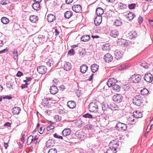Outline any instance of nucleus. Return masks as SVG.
I'll use <instances>...</instances> for the list:
<instances>
[{"label":"nucleus","instance_id":"4c0bfd02","mask_svg":"<svg viewBox=\"0 0 153 153\" xmlns=\"http://www.w3.org/2000/svg\"><path fill=\"white\" fill-rule=\"evenodd\" d=\"M114 23L116 26H119L122 25V22L120 19H117L114 22Z\"/></svg>","mask_w":153,"mask_h":153},{"label":"nucleus","instance_id":"0eeeda50","mask_svg":"<svg viewBox=\"0 0 153 153\" xmlns=\"http://www.w3.org/2000/svg\"><path fill=\"white\" fill-rule=\"evenodd\" d=\"M127 122L129 124H134L137 121V119L135 117L133 114L132 115L127 118Z\"/></svg>","mask_w":153,"mask_h":153},{"label":"nucleus","instance_id":"6e6552de","mask_svg":"<svg viewBox=\"0 0 153 153\" xmlns=\"http://www.w3.org/2000/svg\"><path fill=\"white\" fill-rule=\"evenodd\" d=\"M37 71L39 74H44L47 71V68L45 66H40L37 68Z\"/></svg>","mask_w":153,"mask_h":153},{"label":"nucleus","instance_id":"5fc2aeb1","mask_svg":"<svg viewBox=\"0 0 153 153\" xmlns=\"http://www.w3.org/2000/svg\"><path fill=\"white\" fill-rule=\"evenodd\" d=\"M48 153H57V149H51L48 151Z\"/></svg>","mask_w":153,"mask_h":153},{"label":"nucleus","instance_id":"423d86ee","mask_svg":"<svg viewBox=\"0 0 153 153\" xmlns=\"http://www.w3.org/2000/svg\"><path fill=\"white\" fill-rule=\"evenodd\" d=\"M113 100L117 103L120 102L122 100L123 97L120 94H116L114 95L113 97Z\"/></svg>","mask_w":153,"mask_h":153},{"label":"nucleus","instance_id":"ddd939ff","mask_svg":"<svg viewBox=\"0 0 153 153\" xmlns=\"http://www.w3.org/2000/svg\"><path fill=\"white\" fill-rule=\"evenodd\" d=\"M144 79L147 82H151L153 79V76L150 73L146 74L144 77Z\"/></svg>","mask_w":153,"mask_h":153},{"label":"nucleus","instance_id":"a878e982","mask_svg":"<svg viewBox=\"0 0 153 153\" xmlns=\"http://www.w3.org/2000/svg\"><path fill=\"white\" fill-rule=\"evenodd\" d=\"M40 3L34 2L32 4L33 8L36 10H39L40 9Z\"/></svg>","mask_w":153,"mask_h":153},{"label":"nucleus","instance_id":"72a5a7b5","mask_svg":"<svg viewBox=\"0 0 153 153\" xmlns=\"http://www.w3.org/2000/svg\"><path fill=\"white\" fill-rule=\"evenodd\" d=\"M129 66V64L124 63L120 65L118 67V68L119 70H123L126 69Z\"/></svg>","mask_w":153,"mask_h":153},{"label":"nucleus","instance_id":"680f3d73","mask_svg":"<svg viewBox=\"0 0 153 153\" xmlns=\"http://www.w3.org/2000/svg\"><path fill=\"white\" fill-rule=\"evenodd\" d=\"M45 129V128L44 127H41L39 129V133L40 134H42L44 132Z\"/></svg>","mask_w":153,"mask_h":153},{"label":"nucleus","instance_id":"4468645a","mask_svg":"<svg viewBox=\"0 0 153 153\" xmlns=\"http://www.w3.org/2000/svg\"><path fill=\"white\" fill-rule=\"evenodd\" d=\"M104 60L106 62H111L113 59L112 56L110 53H107L104 56Z\"/></svg>","mask_w":153,"mask_h":153},{"label":"nucleus","instance_id":"37998d69","mask_svg":"<svg viewBox=\"0 0 153 153\" xmlns=\"http://www.w3.org/2000/svg\"><path fill=\"white\" fill-rule=\"evenodd\" d=\"M127 7L126 5L121 3H120L118 5V8L120 9H125Z\"/></svg>","mask_w":153,"mask_h":153},{"label":"nucleus","instance_id":"052dcab7","mask_svg":"<svg viewBox=\"0 0 153 153\" xmlns=\"http://www.w3.org/2000/svg\"><path fill=\"white\" fill-rule=\"evenodd\" d=\"M21 138H20L21 140L24 143L25 141V138L26 136L25 134L22 133L21 134Z\"/></svg>","mask_w":153,"mask_h":153},{"label":"nucleus","instance_id":"f8f14e48","mask_svg":"<svg viewBox=\"0 0 153 153\" xmlns=\"http://www.w3.org/2000/svg\"><path fill=\"white\" fill-rule=\"evenodd\" d=\"M123 53L122 51L117 50L114 51V54L115 58L117 59H119L122 58Z\"/></svg>","mask_w":153,"mask_h":153},{"label":"nucleus","instance_id":"f3484780","mask_svg":"<svg viewBox=\"0 0 153 153\" xmlns=\"http://www.w3.org/2000/svg\"><path fill=\"white\" fill-rule=\"evenodd\" d=\"M102 21V17L100 16H97L95 18L94 20V24L96 25H99Z\"/></svg>","mask_w":153,"mask_h":153},{"label":"nucleus","instance_id":"ea45409f","mask_svg":"<svg viewBox=\"0 0 153 153\" xmlns=\"http://www.w3.org/2000/svg\"><path fill=\"white\" fill-rule=\"evenodd\" d=\"M18 52L16 49H14L13 51V54L14 59L15 60H16L17 61L18 59Z\"/></svg>","mask_w":153,"mask_h":153},{"label":"nucleus","instance_id":"aec40b11","mask_svg":"<svg viewBox=\"0 0 153 153\" xmlns=\"http://www.w3.org/2000/svg\"><path fill=\"white\" fill-rule=\"evenodd\" d=\"M56 19L55 16L52 14H48L47 17L48 21L50 22L54 21Z\"/></svg>","mask_w":153,"mask_h":153},{"label":"nucleus","instance_id":"39448f33","mask_svg":"<svg viewBox=\"0 0 153 153\" xmlns=\"http://www.w3.org/2000/svg\"><path fill=\"white\" fill-rule=\"evenodd\" d=\"M116 128L119 131H125L127 129V126L124 123H118L116 125Z\"/></svg>","mask_w":153,"mask_h":153},{"label":"nucleus","instance_id":"13d9d810","mask_svg":"<svg viewBox=\"0 0 153 153\" xmlns=\"http://www.w3.org/2000/svg\"><path fill=\"white\" fill-rule=\"evenodd\" d=\"M53 137L56 138L60 139H61L63 140V138L62 136H59L58 134H57L56 133H55L53 135Z\"/></svg>","mask_w":153,"mask_h":153},{"label":"nucleus","instance_id":"c03bdc74","mask_svg":"<svg viewBox=\"0 0 153 153\" xmlns=\"http://www.w3.org/2000/svg\"><path fill=\"white\" fill-rule=\"evenodd\" d=\"M48 102L47 101V99L45 98L43 99L41 102L42 105L44 106H47L48 105Z\"/></svg>","mask_w":153,"mask_h":153},{"label":"nucleus","instance_id":"f704fd0d","mask_svg":"<svg viewBox=\"0 0 153 153\" xmlns=\"http://www.w3.org/2000/svg\"><path fill=\"white\" fill-rule=\"evenodd\" d=\"M73 14V13L72 11H68L66 12L64 14V17L66 19H69Z\"/></svg>","mask_w":153,"mask_h":153},{"label":"nucleus","instance_id":"7c9ffc66","mask_svg":"<svg viewBox=\"0 0 153 153\" xmlns=\"http://www.w3.org/2000/svg\"><path fill=\"white\" fill-rule=\"evenodd\" d=\"M102 109L103 111H105L109 108V106L107 103L105 102H103L101 103Z\"/></svg>","mask_w":153,"mask_h":153},{"label":"nucleus","instance_id":"a19ab883","mask_svg":"<svg viewBox=\"0 0 153 153\" xmlns=\"http://www.w3.org/2000/svg\"><path fill=\"white\" fill-rule=\"evenodd\" d=\"M1 22L4 24H7L9 22V20L6 17H3L1 19Z\"/></svg>","mask_w":153,"mask_h":153},{"label":"nucleus","instance_id":"4d7b16f0","mask_svg":"<svg viewBox=\"0 0 153 153\" xmlns=\"http://www.w3.org/2000/svg\"><path fill=\"white\" fill-rule=\"evenodd\" d=\"M129 41L126 40L123 42V44L124 47H127L128 46H129Z\"/></svg>","mask_w":153,"mask_h":153},{"label":"nucleus","instance_id":"2f4dec72","mask_svg":"<svg viewBox=\"0 0 153 153\" xmlns=\"http://www.w3.org/2000/svg\"><path fill=\"white\" fill-rule=\"evenodd\" d=\"M90 37L89 35H86L82 36L81 38V40L83 42H87L89 41Z\"/></svg>","mask_w":153,"mask_h":153},{"label":"nucleus","instance_id":"393cba45","mask_svg":"<svg viewBox=\"0 0 153 153\" xmlns=\"http://www.w3.org/2000/svg\"><path fill=\"white\" fill-rule=\"evenodd\" d=\"M88 68V67L86 64H83L81 66L80 68V72L83 73H85Z\"/></svg>","mask_w":153,"mask_h":153},{"label":"nucleus","instance_id":"2eb2a0df","mask_svg":"<svg viewBox=\"0 0 153 153\" xmlns=\"http://www.w3.org/2000/svg\"><path fill=\"white\" fill-rule=\"evenodd\" d=\"M59 90L57 86L55 85L52 86L50 89V91L51 93L52 94H55L58 92Z\"/></svg>","mask_w":153,"mask_h":153},{"label":"nucleus","instance_id":"473e14b6","mask_svg":"<svg viewBox=\"0 0 153 153\" xmlns=\"http://www.w3.org/2000/svg\"><path fill=\"white\" fill-rule=\"evenodd\" d=\"M46 64L49 67H53L55 66L54 62L52 58L49 59L46 62Z\"/></svg>","mask_w":153,"mask_h":153},{"label":"nucleus","instance_id":"774afa93","mask_svg":"<svg viewBox=\"0 0 153 153\" xmlns=\"http://www.w3.org/2000/svg\"><path fill=\"white\" fill-rule=\"evenodd\" d=\"M23 75V73L20 71H18L16 74V76L18 77H20Z\"/></svg>","mask_w":153,"mask_h":153},{"label":"nucleus","instance_id":"dca6fc26","mask_svg":"<svg viewBox=\"0 0 153 153\" xmlns=\"http://www.w3.org/2000/svg\"><path fill=\"white\" fill-rule=\"evenodd\" d=\"M56 143V140L53 139L49 140L46 143L47 147H51L53 146Z\"/></svg>","mask_w":153,"mask_h":153},{"label":"nucleus","instance_id":"4be33fe9","mask_svg":"<svg viewBox=\"0 0 153 153\" xmlns=\"http://www.w3.org/2000/svg\"><path fill=\"white\" fill-rule=\"evenodd\" d=\"M38 40L39 42L42 44L46 41V38L45 35H39L38 36Z\"/></svg>","mask_w":153,"mask_h":153},{"label":"nucleus","instance_id":"0e129e2a","mask_svg":"<svg viewBox=\"0 0 153 153\" xmlns=\"http://www.w3.org/2000/svg\"><path fill=\"white\" fill-rule=\"evenodd\" d=\"M8 50V48H6L5 49H4L0 51V54H1L2 53H4L7 52Z\"/></svg>","mask_w":153,"mask_h":153},{"label":"nucleus","instance_id":"6e6d98bb","mask_svg":"<svg viewBox=\"0 0 153 153\" xmlns=\"http://www.w3.org/2000/svg\"><path fill=\"white\" fill-rule=\"evenodd\" d=\"M54 119L56 121H59L61 120L62 117L59 115H55Z\"/></svg>","mask_w":153,"mask_h":153},{"label":"nucleus","instance_id":"de8ad7c7","mask_svg":"<svg viewBox=\"0 0 153 153\" xmlns=\"http://www.w3.org/2000/svg\"><path fill=\"white\" fill-rule=\"evenodd\" d=\"M82 117H84L85 118H94L96 120L95 117H93V116L92 115H91V114H90L89 113H87V114H86L83 115L82 116Z\"/></svg>","mask_w":153,"mask_h":153},{"label":"nucleus","instance_id":"6ab92c4d","mask_svg":"<svg viewBox=\"0 0 153 153\" xmlns=\"http://www.w3.org/2000/svg\"><path fill=\"white\" fill-rule=\"evenodd\" d=\"M71 68L72 65L71 63L69 62H66L64 64L63 68L65 70L69 71L71 69Z\"/></svg>","mask_w":153,"mask_h":153},{"label":"nucleus","instance_id":"338daca9","mask_svg":"<svg viewBox=\"0 0 153 153\" xmlns=\"http://www.w3.org/2000/svg\"><path fill=\"white\" fill-rule=\"evenodd\" d=\"M3 99H8L9 100L12 99V97L8 95L6 96L5 97H3Z\"/></svg>","mask_w":153,"mask_h":153},{"label":"nucleus","instance_id":"9b49d317","mask_svg":"<svg viewBox=\"0 0 153 153\" xmlns=\"http://www.w3.org/2000/svg\"><path fill=\"white\" fill-rule=\"evenodd\" d=\"M117 82V80L115 78H111L108 80L106 84L109 87H112Z\"/></svg>","mask_w":153,"mask_h":153},{"label":"nucleus","instance_id":"cd10ccee","mask_svg":"<svg viewBox=\"0 0 153 153\" xmlns=\"http://www.w3.org/2000/svg\"><path fill=\"white\" fill-rule=\"evenodd\" d=\"M71 132L70 129L66 128L64 129L62 132V134L63 136L65 137L69 135Z\"/></svg>","mask_w":153,"mask_h":153},{"label":"nucleus","instance_id":"412c9836","mask_svg":"<svg viewBox=\"0 0 153 153\" xmlns=\"http://www.w3.org/2000/svg\"><path fill=\"white\" fill-rule=\"evenodd\" d=\"M133 116L137 119V118H140L143 117L142 112L138 111H136L133 113Z\"/></svg>","mask_w":153,"mask_h":153},{"label":"nucleus","instance_id":"864d4df0","mask_svg":"<svg viewBox=\"0 0 153 153\" xmlns=\"http://www.w3.org/2000/svg\"><path fill=\"white\" fill-rule=\"evenodd\" d=\"M136 4L134 3H132L128 5V7L130 9H133L135 8Z\"/></svg>","mask_w":153,"mask_h":153},{"label":"nucleus","instance_id":"3c124183","mask_svg":"<svg viewBox=\"0 0 153 153\" xmlns=\"http://www.w3.org/2000/svg\"><path fill=\"white\" fill-rule=\"evenodd\" d=\"M75 54L74 50L73 49H71L68 51V55L69 56H73Z\"/></svg>","mask_w":153,"mask_h":153},{"label":"nucleus","instance_id":"8fccbe9b","mask_svg":"<svg viewBox=\"0 0 153 153\" xmlns=\"http://www.w3.org/2000/svg\"><path fill=\"white\" fill-rule=\"evenodd\" d=\"M139 64L140 65L145 68H147L148 67L147 63L144 62H139Z\"/></svg>","mask_w":153,"mask_h":153},{"label":"nucleus","instance_id":"603ef678","mask_svg":"<svg viewBox=\"0 0 153 153\" xmlns=\"http://www.w3.org/2000/svg\"><path fill=\"white\" fill-rule=\"evenodd\" d=\"M137 34L135 31H133L130 35V37L131 39H133L137 36Z\"/></svg>","mask_w":153,"mask_h":153},{"label":"nucleus","instance_id":"69168bd1","mask_svg":"<svg viewBox=\"0 0 153 153\" xmlns=\"http://www.w3.org/2000/svg\"><path fill=\"white\" fill-rule=\"evenodd\" d=\"M29 84L28 83H25V84H22L21 86L22 89L27 88L28 87V85Z\"/></svg>","mask_w":153,"mask_h":153},{"label":"nucleus","instance_id":"a211bd4d","mask_svg":"<svg viewBox=\"0 0 153 153\" xmlns=\"http://www.w3.org/2000/svg\"><path fill=\"white\" fill-rule=\"evenodd\" d=\"M67 105L70 108L73 109L76 106V104L74 101L71 100L68 102Z\"/></svg>","mask_w":153,"mask_h":153},{"label":"nucleus","instance_id":"58836bf2","mask_svg":"<svg viewBox=\"0 0 153 153\" xmlns=\"http://www.w3.org/2000/svg\"><path fill=\"white\" fill-rule=\"evenodd\" d=\"M112 89L115 91L118 92L120 89V86L118 85L115 84L112 87Z\"/></svg>","mask_w":153,"mask_h":153},{"label":"nucleus","instance_id":"f03ea898","mask_svg":"<svg viewBox=\"0 0 153 153\" xmlns=\"http://www.w3.org/2000/svg\"><path fill=\"white\" fill-rule=\"evenodd\" d=\"M99 102L97 100H94L90 103L88 105L89 111L91 112H97L98 110Z\"/></svg>","mask_w":153,"mask_h":153},{"label":"nucleus","instance_id":"b1692460","mask_svg":"<svg viewBox=\"0 0 153 153\" xmlns=\"http://www.w3.org/2000/svg\"><path fill=\"white\" fill-rule=\"evenodd\" d=\"M39 19L37 16L34 15H31L29 17V20L30 21L33 23H36Z\"/></svg>","mask_w":153,"mask_h":153},{"label":"nucleus","instance_id":"49530a36","mask_svg":"<svg viewBox=\"0 0 153 153\" xmlns=\"http://www.w3.org/2000/svg\"><path fill=\"white\" fill-rule=\"evenodd\" d=\"M33 140V136L32 135L29 136L27 140V144L28 145H30L31 143H32Z\"/></svg>","mask_w":153,"mask_h":153},{"label":"nucleus","instance_id":"e2e57ef3","mask_svg":"<svg viewBox=\"0 0 153 153\" xmlns=\"http://www.w3.org/2000/svg\"><path fill=\"white\" fill-rule=\"evenodd\" d=\"M143 19L142 17L140 16L138 18V22L140 24H141L143 22Z\"/></svg>","mask_w":153,"mask_h":153},{"label":"nucleus","instance_id":"1a4fd4ad","mask_svg":"<svg viewBox=\"0 0 153 153\" xmlns=\"http://www.w3.org/2000/svg\"><path fill=\"white\" fill-rule=\"evenodd\" d=\"M75 135L76 137L81 140H82L85 137L86 134L82 131H78L76 132Z\"/></svg>","mask_w":153,"mask_h":153},{"label":"nucleus","instance_id":"f257e3e1","mask_svg":"<svg viewBox=\"0 0 153 153\" xmlns=\"http://www.w3.org/2000/svg\"><path fill=\"white\" fill-rule=\"evenodd\" d=\"M120 141L117 140H115L111 141L109 145V148L107 150V153H116L117 149L119 145Z\"/></svg>","mask_w":153,"mask_h":153},{"label":"nucleus","instance_id":"09e8293b","mask_svg":"<svg viewBox=\"0 0 153 153\" xmlns=\"http://www.w3.org/2000/svg\"><path fill=\"white\" fill-rule=\"evenodd\" d=\"M110 49V47L109 45L108 44H105L103 45L102 48V49L103 51H107Z\"/></svg>","mask_w":153,"mask_h":153},{"label":"nucleus","instance_id":"c756f323","mask_svg":"<svg viewBox=\"0 0 153 153\" xmlns=\"http://www.w3.org/2000/svg\"><path fill=\"white\" fill-rule=\"evenodd\" d=\"M103 13L104 11L103 9L101 7H98L96 10V13L97 16H101L103 14Z\"/></svg>","mask_w":153,"mask_h":153},{"label":"nucleus","instance_id":"7ed1b4c3","mask_svg":"<svg viewBox=\"0 0 153 153\" xmlns=\"http://www.w3.org/2000/svg\"><path fill=\"white\" fill-rule=\"evenodd\" d=\"M133 104L137 106H140L143 102V97L140 95L135 96L133 99Z\"/></svg>","mask_w":153,"mask_h":153},{"label":"nucleus","instance_id":"bb28decb","mask_svg":"<svg viewBox=\"0 0 153 153\" xmlns=\"http://www.w3.org/2000/svg\"><path fill=\"white\" fill-rule=\"evenodd\" d=\"M119 35L118 31L116 30H112L110 33V36L114 38H116Z\"/></svg>","mask_w":153,"mask_h":153},{"label":"nucleus","instance_id":"a18cd8bd","mask_svg":"<svg viewBox=\"0 0 153 153\" xmlns=\"http://www.w3.org/2000/svg\"><path fill=\"white\" fill-rule=\"evenodd\" d=\"M149 92V91L146 88H144L140 90V93L141 94L143 95L148 94Z\"/></svg>","mask_w":153,"mask_h":153},{"label":"nucleus","instance_id":"79ce46f5","mask_svg":"<svg viewBox=\"0 0 153 153\" xmlns=\"http://www.w3.org/2000/svg\"><path fill=\"white\" fill-rule=\"evenodd\" d=\"M134 17V14L131 12H129L126 16V18L129 20H132Z\"/></svg>","mask_w":153,"mask_h":153},{"label":"nucleus","instance_id":"bf43d9fd","mask_svg":"<svg viewBox=\"0 0 153 153\" xmlns=\"http://www.w3.org/2000/svg\"><path fill=\"white\" fill-rule=\"evenodd\" d=\"M54 128V126L51 124L50 126H48L47 128V130L48 131H49L51 129H53Z\"/></svg>","mask_w":153,"mask_h":153},{"label":"nucleus","instance_id":"5701e85b","mask_svg":"<svg viewBox=\"0 0 153 153\" xmlns=\"http://www.w3.org/2000/svg\"><path fill=\"white\" fill-rule=\"evenodd\" d=\"M21 110L20 108L18 107H15L12 109V113L13 114L18 115L19 114Z\"/></svg>","mask_w":153,"mask_h":153},{"label":"nucleus","instance_id":"9d476101","mask_svg":"<svg viewBox=\"0 0 153 153\" xmlns=\"http://www.w3.org/2000/svg\"><path fill=\"white\" fill-rule=\"evenodd\" d=\"M73 10L76 13H81L82 11V7L80 4H74L72 6Z\"/></svg>","mask_w":153,"mask_h":153},{"label":"nucleus","instance_id":"e433bc0d","mask_svg":"<svg viewBox=\"0 0 153 153\" xmlns=\"http://www.w3.org/2000/svg\"><path fill=\"white\" fill-rule=\"evenodd\" d=\"M85 123L81 120H79L76 122L75 123L76 126L80 128L82 126L84 125Z\"/></svg>","mask_w":153,"mask_h":153},{"label":"nucleus","instance_id":"c9c22d12","mask_svg":"<svg viewBox=\"0 0 153 153\" xmlns=\"http://www.w3.org/2000/svg\"><path fill=\"white\" fill-rule=\"evenodd\" d=\"M109 108L112 110H118L120 109L119 107L114 103L111 104Z\"/></svg>","mask_w":153,"mask_h":153},{"label":"nucleus","instance_id":"c85d7f7f","mask_svg":"<svg viewBox=\"0 0 153 153\" xmlns=\"http://www.w3.org/2000/svg\"><path fill=\"white\" fill-rule=\"evenodd\" d=\"M91 71L93 73L96 72L99 69V66L96 64H93L91 66Z\"/></svg>","mask_w":153,"mask_h":153},{"label":"nucleus","instance_id":"20e7f679","mask_svg":"<svg viewBox=\"0 0 153 153\" xmlns=\"http://www.w3.org/2000/svg\"><path fill=\"white\" fill-rule=\"evenodd\" d=\"M141 78L142 76L140 75L135 74L130 77L129 80L133 83H138L141 80Z\"/></svg>","mask_w":153,"mask_h":153}]
</instances>
